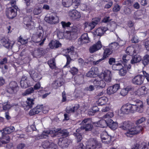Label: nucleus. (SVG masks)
Instances as JSON below:
<instances>
[{"label":"nucleus","mask_w":149,"mask_h":149,"mask_svg":"<svg viewBox=\"0 0 149 149\" xmlns=\"http://www.w3.org/2000/svg\"><path fill=\"white\" fill-rule=\"evenodd\" d=\"M108 98L105 97H101L98 100L97 104L100 105H102L105 104L107 102Z\"/></svg>","instance_id":"35"},{"label":"nucleus","mask_w":149,"mask_h":149,"mask_svg":"<svg viewBox=\"0 0 149 149\" xmlns=\"http://www.w3.org/2000/svg\"><path fill=\"white\" fill-rule=\"evenodd\" d=\"M93 73V72L91 69L90 71L86 74V76L88 77H94L95 76L94 74Z\"/></svg>","instance_id":"57"},{"label":"nucleus","mask_w":149,"mask_h":149,"mask_svg":"<svg viewBox=\"0 0 149 149\" xmlns=\"http://www.w3.org/2000/svg\"><path fill=\"white\" fill-rule=\"evenodd\" d=\"M146 120V119L144 117H142L140 119L137 120L136 122V124L138 125L143 122Z\"/></svg>","instance_id":"61"},{"label":"nucleus","mask_w":149,"mask_h":149,"mask_svg":"<svg viewBox=\"0 0 149 149\" xmlns=\"http://www.w3.org/2000/svg\"><path fill=\"white\" fill-rule=\"evenodd\" d=\"M107 126L112 130H115L118 127V123L117 122H114L112 120L110 119L109 121H108Z\"/></svg>","instance_id":"33"},{"label":"nucleus","mask_w":149,"mask_h":149,"mask_svg":"<svg viewBox=\"0 0 149 149\" xmlns=\"http://www.w3.org/2000/svg\"><path fill=\"white\" fill-rule=\"evenodd\" d=\"M147 89L145 86H142L137 89H133L131 92L132 95L139 97L144 96L147 93Z\"/></svg>","instance_id":"4"},{"label":"nucleus","mask_w":149,"mask_h":149,"mask_svg":"<svg viewBox=\"0 0 149 149\" xmlns=\"http://www.w3.org/2000/svg\"><path fill=\"white\" fill-rule=\"evenodd\" d=\"M92 71L93 72V74H94L95 76L96 77V76H98L100 75L99 74V71L98 68L96 67H93L91 68Z\"/></svg>","instance_id":"45"},{"label":"nucleus","mask_w":149,"mask_h":149,"mask_svg":"<svg viewBox=\"0 0 149 149\" xmlns=\"http://www.w3.org/2000/svg\"><path fill=\"white\" fill-rule=\"evenodd\" d=\"M120 6L118 4L116 5L113 9V11L114 12H117L120 10Z\"/></svg>","instance_id":"62"},{"label":"nucleus","mask_w":149,"mask_h":149,"mask_svg":"<svg viewBox=\"0 0 149 149\" xmlns=\"http://www.w3.org/2000/svg\"><path fill=\"white\" fill-rule=\"evenodd\" d=\"M25 146V144L24 143H20L18 144L17 146V149H23Z\"/></svg>","instance_id":"60"},{"label":"nucleus","mask_w":149,"mask_h":149,"mask_svg":"<svg viewBox=\"0 0 149 149\" xmlns=\"http://www.w3.org/2000/svg\"><path fill=\"white\" fill-rule=\"evenodd\" d=\"M90 42V39L87 33H84L82 35L81 37L78 39V43L81 45L86 43Z\"/></svg>","instance_id":"18"},{"label":"nucleus","mask_w":149,"mask_h":149,"mask_svg":"<svg viewBox=\"0 0 149 149\" xmlns=\"http://www.w3.org/2000/svg\"><path fill=\"white\" fill-rule=\"evenodd\" d=\"M29 81L27 77H23L20 81V85L21 87L23 88H27L29 85Z\"/></svg>","instance_id":"28"},{"label":"nucleus","mask_w":149,"mask_h":149,"mask_svg":"<svg viewBox=\"0 0 149 149\" xmlns=\"http://www.w3.org/2000/svg\"><path fill=\"white\" fill-rule=\"evenodd\" d=\"M42 8L41 7L37 6L35 8L33 11V13L34 15H38L41 13L42 12Z\"/></svg>","instance_id":"40"},{"label":"nucleus","mask_w":149,"mask_h":149,"mask_svg":"<svg viewBox=\"0 0 149 149\" xmlns=\"http://www.w3.org/2000/svg\"><path fill=\"white\" fill-rule=\"evenodd\" d=\"M131 56L129 54H125L123 57V60L124 62H127L131 58Z\"/></svg>","instance_id":"51"},{"label":"nucleus","mask_w":149,"mask_h":149,"mask_svg":"<svg viewBox=\"0 0 149 149\" xmlns=\"http://www.w3.org/2000/svg\"><path fill=\"white\" fill-rule=\"evenodd\" d=\"M19 88V86L16 82H11L10 83V94L16 93L18 91Z\"/></svg>","instance_id":"21"},{"label":"nucleus","mask_w":149,"mask_h":149,"mask_svg":"<svg viewBox=\"0 0 149 149\" xmlns=\"http://www.w3.org/2000/svg\"><path fill=\"white\" fill-rule=\"evenodd\" d=\"M64 36L67 39H71L75 37V34L71 31H67L64 33Z\"/></svg>","instance_id":"32"},{"label":"nucleus","mask_w":149,"mask_h":149,"mask_svg":"<svg viewBox=\"0 0 149 149\" xmlns=\"http://www.w3.org/2000/svg\"><path fill=\"white\" fill-rule=\"evenodd\" d=\"M68 15L70 19L73 20L79 19L81 17L80 13L75 9L69 11Z\"/></svg>","instance_id":"12"},{"label":"nucleus","mask_w":149,"mask_h":149,"mask_svg":"<svg viewBox=\"0 0 149 149\" xmlns=\"http://www.w3.org/2000/svg\"><path fill=\"white\" fill-rule=\"evenodd\" d=\"M113 112H109L104 115L103 116L102 118L104 120L109 121L110 119L109 118L113 117Z\"/></svg>","instance_id":"36"},{"label":"nucleus","mask_w":149,"mask_h":149,"mask_svg":"<svg viewBox=\"0 0 149 149\" xmlns=\"http://www.w3.org/2000/svg\"><path fill=\"white\" fill-rule=\"evenodd\" d=\"M43 36V32L42 30L39 29L36 34L32 36V40L35 42H38L41 40Z\"/></svg>","instance_id":"13"},{"label":"nucleus","mask_w":149,"mask_h":149,"mask_svg":"<svg viewBox=\"0 0 149 149\" xmlns=\"http://www.w3.org/2000/svg\"><path fill=\"white\" fill-rule=\"evenodd\" d=\"M9 127L4 129L2 132V137H0V145L3 144H7L5 146L6 148H8L9 145L8 144L9 142Z\"/></svg>","instance_id":"2"},{"label":"nucleus","mask_w":149,"mask_h":149,"mask_svg":"<svg viewBox=\"0 0 149 149\" xmlns=\"http://www.w3.org/2000/svg\"><path fill=\"white\" fill-rule=\"evenodd\" d=\"M108 121L106 120L102 119L100 120L98 122H94L92 123V124L96 127H105L108 125Z\"/></svg>","instance_id":"26"},{"label":"nucleus","mask_w":149,"mask_h":149,"mask_svg":"<svg viewBox=\"0 0 149 149\" xmlns=\"http://www.w3.org/2000/svg\"><path fill=\"white\" fill-rule=\"evenodd\" d=\"M126 69L125 68H122L120 70L119 74L122 76H124L126 74Z\"/></svg>","instance_id":"52"},{"label":"nucleus","mask_w":149,"mask_h":149,"mask_svg":"<svg viewBox=\"0 0 149 149\" xmlns=\"http://www.w3.org/2000/svg\"><path fill=\"white\" fill-rule=\"evenodd\" d=\"M110 109L111 108L109 106H105L102 107L101 111L103 112H106L109 111Z\"/></svg>","instance_id":"56"},{"label":"nucleus","mask_w":149,"mask_h":149,"mask_svg":"<svg viewBox=\"0 0 149 149\" xmlns=\"http://www.w3.org/2000/svg\"><path fill=\"white\" fill-rule=\"evenodd\" d=\"M72 2L71 0H62V4L64 6L68 7L72 5Z\"/></svg>","instance_id":"41"},{"label":"nucleus","mask_w":149,"mask_h":149,"mask_svg":"<svg viewBox=\"0 0 149 149\" xmlns=\"http://www.w3.org/2000/svg\"><path fill=\"white\" fill-rule=\"evenodd\" d=\"M78 71V69L74 67H73L71 69L70 71L71 73L73 75L77 74Z\"/></svg>","instance_id":"59"},{"label":"nucleus","mask_w":149,"mask_h":149,"mask_svg":"<svg viewBox=\"0 0 149 149\" xmlns=\"http://www.w3.org/2000/svg\"><path fill=\"white\" fill-rule=\"evenodd\" d=\"M42 105H38L35 107L31 110L29 113L30 116H33L38 113L42 111Z\"/></svg>","instance_id":"25"},{"label":"nucleus","mask_w":149,"mask_h":149,"mask_svg":"<svg viewBox=\"0 0 149 149\" xmlns=\"http://www.w3.org/2000/svg\"><path fill=\"white\" fill-rule=\"evenodd\" d=\"M9 38L7 36L3 37L0 40L2 45L6 48L8 49L9 47Z\"/></svg>","instance_id":"29"},{"label":"nucleus","mask_w":149,"mask_h":149,"mask_svg":"<svg viewBox=\"0 0 149 149\" xmlns=\"http://www.w3.org/2000/svg\"><path fill=\"white\" fill-rule=\"evenodd\" d=\"M100 19L98 18H95L92 20V22L96 25L100 22Z\"/></svg>","instance_id":"63"},{"label":"nucleus","mask_w":149,"mask_h":149,"mask_svg":"<svg viewBox=\"0 0 149 149\" xmlns=\"http://www.w3.org/2000/svg\"><path fill=\"white\" fill-rule=\"evenodd\" d=\"M129 90V88L122 89L120 91V94L122 96H124L127 94Z\"/></svg>","instance_id":"49"},{"label":"nucleus","mask_w":149,"mask_h":149,"mask_svg":"<svg viewBox=\"0 0 149 149\" xmlns=\"http://www.w3.org/2000/svg\"><path fill=\"white\" fill-rule=\"evenodd\" d=\"M107 30V28L106 27L99 28L96 29L95 32L97 36H101Z\"/></svg>","instance_id":"31"},{"label":"nucleus","mask_w":149,"mask_h":149,"mask_svg":"<svg viewBox=\"0 0 149 149\" xmlns=\"http://www.w3.org/2000/svg\"><path fill=\"white\" fill-rule=\"evenodd\" d=\"M120 87V85L118 84H116L109 86L107 89V93L109 95L113 94L119 89Z\"/></svg>","instance_id":"16"},{"label":"nucleus","mask_w":149,"mask_h":149,"mask_svg":"<svg viewBox=\"0 0 149 149\" xmlns=\"http://www.w3.org/2000/svg\"><path fill=\"white\" fill-rule=\"evenodd\" d=\"M74 47H71L67 48V49H64L63 51V54H65L64 55L66 56L67 62L66 65L64 66L65 67L66 65H69L71 60L69 55H71L73 52Z\"/></svg>","instance_id":"8"},{"label":"nucleus","mask_w":149,"mask_h":149,"mask_svg":"<svg viewBox=\"0 0 149 149\" xmlns=\"http://www.w3.org/2000/svg\"><path fill=\"white\" fill-rule=\"evenodd\" d=\"M61 24L62 25V27L63 28H68L71 25V23L69 22H65L63 21L61 22Z\"/></svg>","instance_id":"53"},{"label":"nucleus","mask_w":149,"mask_h":149,"mask_svg":"<svg viewBox=\"0 0 149 149\" xmlns=\"http://www.w3.org/2000/svg\"><path fill=\"white\" fill-rule=\"evenodd\" d=\"M112 53V51L109 48H106L104 50L103 56V57L105 59L109 55Z\"/></svg>","instance_id":"46"},{"label":"nucleus","mask_w":149,"mask_h":149,"mask_svg":"<svg viewBox=\"0 0 149 149\" xmlns=\"http://www.w3.org/2000/svg\"><path fill=\"white\" fill-rule=\"evenodd\" d=\"M34 91L33 88L31 87L27 89L24 93H22L23 96H26L33 92Z\"/></svg>","instance_id":"44"},{"label":"nucleus","mask_w":149,"mask_h":149,"mask_svg":"<svg viewBox=\"0 0 149 149\" xmlns=\"http://www.w3.org/2000/svg\"><path fill=\"white\" fill-rule=\"evenodd\" d=\"M18 42H20L22 44L24 45L27 42L28 40L24 39L21 36H20L19 38Z\"/></svg>","instance_id":"54"},{"label":"nucleus","mask_w":149,"mask_h":149,"mask_svg":"<svg viewBox=\"0 0 149 149\" xmlns=\"http://www.w3.org/2000/svg\"><path fill=\"white\" fill-rule=\"evenodd\" d=\"M143 76L139 74L136 76L132 79V82L135 85H140L143 84Z\"/></svg>","instance_id":"17"},{"label":"nucleus","mask_w":149,"mask_h":149,"mask_svg":"<svg viewBox=\"0 0 149 149\" xmlns=\"http://www.w3.org/2000/svg\"><path fill=\"white\" fill-rule=\"evenodd\" d=\"M50 47L52 49L57 48L61 47V43L57 41H52L49 44Z\"/></svg>","instance_id":"30"},{"label":"nucleus","mask_w":149,"mask_h":149,"mask_svg":"<svg viewBox=\"0 0 149 149\" xmlns=\"http://www.w3.org/2000/svg\"><path fill=\"white\" fill-rule=\"evenodd\" d=\"M85 146L82 143H80L77 147L76 149H86Z\"/></svg>","instance_id":"64"},{"label":"nucleus","mask_w":149,"mask_h":149,"mask_svg":"<svg viewBox=\"0 0 149 149\" xmlns=\"http://www.w3.org/2000/svg\"><path fill=\"white\" fill-rule=\"evenodd\" d=\"M55 60L53 58L48 62V64L50 67L52 69H54L55 67Z\"/></svg>","instance_id":"48"},{"label":"nucleus","mask_w":149,"mask_h":149,"mask_svg":"<svg viewBox=\"0 0 149 149\" xmlns=\"http://www.w3.org/2000/svg\"><path fill=\"white\" fill-rule=\"evenodd\" d=\"M143 63L145 65L149 63V55H146L143 58L142 61Z\"/></svg>","instance_id":"43"},{"label":"nucleus","mask_w":149,"mask_h":149,"mask_svg":"<svg viewBox=\"0 0 149 149\" xmlns=\"http://www.w3.org/2000/svg\"><path fill=\"white\" fill-rule=\"evenodd\" d=\"M34 99H31L30 98H27V100L26 101L27 104L26 106L28 107L29 108H31L33 105L34 104Z\"/></svg>","instance_id":"37"},{"label":"nucleus","mask_w":149,"mask_h":149,"mask_svg":"<svg viewBox=\"0 0 149 149\" xmlns=\"http://www.w3.org/2000/svg\"><path fill=\"white\" fill-rule=\"evenodd\" d=\"M80 4V0H74L72 2V5L73 7L75 8H77Z\"/></svg>","instance_id":"50"},{"label":"nucleus","mask_w":149,"mask_h":149,"mask_svg":"<svg viewBox=\"0 0 149 149\" xmlns=\"http://www.w3.org/2000/svg\"><path fill=\"white\" fill-rule=\"evenodd\" d=\"M132 104H127L123 105L121 108V113L123 114H128L135 112Z\"/></svg>","instance_id":"7"},{"label":"nucleus","mask_w":149,"mask_h":149,"mask_svg":"<svg viewBox=\"0 0 149 149\" xmlns=\"http://www.w3.org/2000/svg\"><path fill=\"white\" fill-rule=\"evenodd\" d=\"M101 138L103 142L108 143L111 141V137L109 136L106 131H104L101 134Z\"/></svg>","instance_id":"23"},{"label":"nucleus","mask_w":149,"mask_h":149,"mask_svg":"<svg viewBox=\"0 0 149 149\" xmlns=\"http://www.w3.org/2000/svg\"><path fill=\"white\" fill-rule=\"evenodd\" d=\"M32 18L31 17H26L24 18V22L26 26V28L29 30L33 29L35 27V24L33 21H31Z\"/></svg>","instance_id":"10"},{"label":"nucleus","mask_w":149,"mask_h":149,"mask_svg":"<svg viewBox=\"0 0 149 149\" xmlns=\"http://www.w3.org/2000/svg\"><path fill=\"white\" fill-rule=\"evenodd\" d=\"M42 146L45 149H56L57 148L56 145L52 142H49L48 141L43 142Z\"/></svg>","instance_id":"19"},{"label":"nucleus","mask_w":149,"mask_h":149,"mask_svg":"<svg viewBox=\"0 0 149 149\" xmlns=\"http://www.w3.org/2000/svg\"><path fill=\"white\" fill-rule=\"evenodd\" d=\"M97 141L94 139L89 140L87 143L86 149H95L97 145Z\"/></svg>","instance_id":"24"},{"label":"nucleus","mask_w":149,"mask_h":149,"mask_svg":"<svg viewBox=\"0 0 149 149\" xmlns=\"http://www.w3.org/2000/svg\"><path fill=\"white\" fill-rule=\"evenodd\" d=\"M81 124L84 125L81 126V128L85 130L86 131H90L92 130L93 125L91 123V120L90 118H87L83 120Z\"/></svg>","instance_id":"6"},{"label":"nucleus","mask_w":149,"mask_h":149,"mask_svg":"<svg viewBox=\"0 0 149 149\" xmlns=\"http://www.w3.org/2000/svg\"><path fill=\"white\" fill-rule=\"evenodd\" d=\"M49 109L48 106H44L43 107L42 106V112L44 113H47L49 110Z\"/></svg>","instance_id":"58"},{"label":"nucleus","mask_w":149,"mask_h":149,"mask_svg":"<svg viewBox=\"0 0 149 149\" xmlns=\"http://www.w3.org/2000/svg\"><path fill=\"white\" fill-rule=\"evenodd\" d=\"M102 47V44L100 41H98L95 44L91 46L89 50L91 53H93L100 49Z\"/></svg>","instance_id":"20"},{"label":"nucleus","mask_w":149,"mask_h":149,"mask_svg":"<svg viewBox=\"0 0 149 149\" xmlns=\"http://www.w3.org/2000/svg\"><path fill=\"white\" fill-rule=\"evenodd\" d=\"M109 47L112 50H116L119 48V45L117 42H115L110 44Z\"/></svg>","instance_id":"38"},{"label":"nucleus","mask_w":149,"mask_h":149,"mask_svg":"<svg viewBox=\"0 0 149 149\" xmlns=\"http://www.w3.org/2000/svg\"><path fill=\"white\" fill-rule=\"evenodd\" d=\"M93 83L95 86L97 88H102L106 86V82L99 77L94 80Z\"/></svg>","instance_id":"15"},{"label":"nucleus","mask_w":149,"mask_h":149,"mask_svg":"<svg viewBox=\"0 0 149 149\" xmlns=\"http://www.w3.org/2000/svg\"><path fill=\"white\" fill-rule=\"evenodd\" d=\"M69 140L67 138L63 137L59 139L58 142V145L62 148H65L67 147L69 145Z\"/></svg>","instance_id":"22"},{"label":"nucleus","mask_w":149,"mask_h":149,"mask_svg":"<svg viewBox=\"0 0 149 149\" xmlns=\"http://www.w3.org/2000/svg\"><path fill=\"white\" fill-rule=\"evenodd\" d=\"M135 104H132L134 112L137 111L139 112H142L143 107V103L140 100H137L136 101Z\"/></svg>","instance_id":"14"},{"label":"nucleus","mask_w":149,"mask_h":149,"mask_svg":"<svg viewBox=\"0 0 149 149\" xmlns=\"http://www.w3.org/2000/svg\"><path fill=\"white\" fill-rule=\"evenodd\" d=\"M60 132L56 130H47L43 132L42 134L40 136V139L46 138L47 137L50 136L54 137L57 135V134L60 133Z\"/></svg>","instance_id":"5"},{"label":"nucleus","mask_w":149,"mask_h":149,"mask_svg":"<svg viewBox=\"0 0 149 149\" xmlns=\"http://www.w3.org/2000/svg\"><path fill=\"white\" fill-rule=\"evenodd\" d=\"M45 21L51 24H55L59 22L58 17L55 14L50 15L49 16L46 17L45 18Z\"/></svg>","instance_id":"11"},{"label":"nucleus","mask_w":149,"mask_h":149,"mask_svg":"<svg viewBox=\"0 0 149 149\" xmlns=\"http://www.w3.org/2000/svg\"><path fill=\"white\" fill-rule=\"evenodd\" d=\"M29 74L31 77L36 81L40 80L41 79V77L40 75L37 73L35 72L34 70H32L30 71Z\"/></svg>","instance_id":"27"},{"label":"nucleus","mask_w":149,"mask_h":149,"mask_svg":"<svg viewBox=\"0 0 149 149\" xmlns=\"http://www.w3.org/2000/svg\"><path fill=\"white\" fill-rule=\"evenodd\" d=\"M141 60V58L139 55L134 56L131 60V63L132 64H134L140 62Z\"/></svg>","instance_id":"34"},{"label":"nucleus","mask_w":149,"mask_h":149,"mask_svg":"<svg viewBox=\"0 0 149 149\" xmlns=\"http://www.w3.org/2000/svg\"><path fill=\"white\" fill-rule=\"evenodd\" d=\"M127 54L131 56L134 54L136 53V51L133 47H128L126 50Z\"/></svg>","instance_id":"39"},{"label":"nucleus","mask_w":149,"mask_h":149,"mask_svg":"<svg viewBox=\"0 0 149 149\" xmlns=\"http://www.w3.org/2000/svg\"><path fill=\"white\" fill-rule=\"evenodd\" d=\"M77 142H80L82 139L81 135L79 133H74Z\"/></svg>","instance_id":"55"},{"label":"nucleus","mask_w":149,"mask_h":149,"mask_svg":"<svg viewBox=\"0 0 149 149\" xmlns=\"http://www.w3.org/2000/svg\"><path fill=\"white\" fill-rule=\"evenodd\" d=\"M85 25L86 28H87L89 30H92L96 26L92 22H91L86 23Z\"/></svg>","instance_id":"47"},{"label":"nucleus","mask_w":149,"mask_h":149,"mask_svg":"<svg viewBox=\"0 0 149 149\" xmlns=\"http://www.w3.org/2000/svg\"><path fill=\"white\" fill-rule=\"evenodd\" d=\"M112 74L111 71L108 70H106L103 72L99 75V78L106 83H109L111 81Z\"/></svg>","instance_id":"3"},{"label":"nucleus","mask_w":149,"mask_h":149,"mask_svg":"<svg viewBox=\"0 0 149 149\" xmlns=\"http://www.w3.org/2000/svg\"><path fill=\"white\" fill-rule=\"evenodd\" d=\"M16 1L15 0H11L10 4L12 7L10 8V18L13 19L17 15V7L16 5Z\"/></svg>","instance_id":"9"},{"label":"nucleus","mask_w":149,"mask_h":149,"mask_svg":"<svg viewBox=\"0 0 149 149\" xmlns=\"http://www.w3.org/2000/svg\"><path fill=\"white\" fill-rule=\"evenodd\" d=\"M119 127L122 129L127 130L125 134L127 136L131 137L133 134H138L141 131L142 128L141 126H137L135 128L131 127V123L128 121H125L120 124Z\"/></svg>","instance_id":"1"},{"label":"nucleus","mask_w":149,"mask_h":149,"mask_svg":"<svg viewBox=\"0 0 149 149\" xmlns=\"http://www.w3.org/2000/svg\"><path fill=\"white\" fill-rule=\"evenodd\" d=\"M123 68L120 63H118L113 65L112 68L114 70H119Z\"/></svg>","instance_id":"42"}]
</instances>
